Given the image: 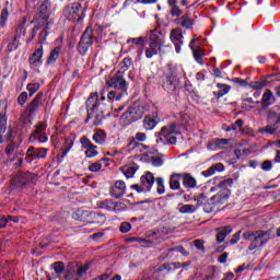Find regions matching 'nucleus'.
Returning a JSON list of instances; mask_svg holds the SVG:
<instances>
[{
	"mask_svg": "<svg viewBox=\"0 0 280 280\" xmlns=\"http://www.w3.org/2000/svg\"><path fill=\"white\" fill-rule=\"evenodd\" d=\"M46 128L47 127L45 126V124L39 122L36 126L33 135L30 137V141H36V137H37V139H38V141H40V143L47 142L48 138H47V135L45 133Z\"/></svg>",
	"mask_w": 280,
	"mask_h": 280,
	"instance_id": "nucleus-11",
	"label": "nucleus"
},
{
	"mask_svg": "<svg viewBox=\"0 0 280 280\" xmlns=\"http://www.w3.org/2000/svg\"><path fill=\"white\" fill-rule=\"evenodd\" d=\"M233 187V179L228 178L222 180L219 185L212 187L210 191H215L217 194L212 197L213 202L217 205H224L226 200L231 197V189Z\"/></svg>",
	"mask_w": 280,
	"mask_h": 280,
	"instance_id": "nucleus-1",
	"label": "nucleus"
},
{
	"mask_svg": "<svg viewBox=\"0 0 280 280\" xmlns=\"http://www.w3.org/2000/svg\"><path fill=\"white\" fill-rule=\"evenodd\" d=\"M49 16H51V2L49 0H39L38 13L34 22L36 25L43 27V25H47Z\"/></svg>",
	"mask_w": 280,
	"mask_h": 280,
	"instance_id": "nucleus-2",
	"label": "nucleus"
},
{
	"mask_svg": "<svg viewBox=\"0 0 280 280\" xmlns=\"http://www.w3.org/2000/svg\"><path fill=\"white\" fill-rule=\"evenodd\" d=\"M107 86L110 89H115L119 93L117 94V102L128 93V83L126 82V79L119 73H116L108 82Z\"/></svg>",
	"mask_w": 280,
	"mask_h": 280,
	"instance_id": "nucleus-3",
	"label": "nucleus"
},
{
	"mask_svg": "<svg viewBox=\"0 0 280 280\" xmlns=\"http://www.w3.org/2000/svg\"><path fill=\"white\" fill-rule=\"evenodd\" d=\"M90 211L86 210H78L73 213L74 220H79V222H86L89 224V215Z\"/></svg>",
	"mask_w": 280,
	"mask_h": 280,
	"instance_id": "nucleus-30",
	"label": "nucleus"
},
{
	"mask_svg": "<svg viewBox=\"0 0 280 280\" xmlns=\"http://www.w3.org/2000/svg\"><path fill=\"white\" fill-rule=\"evenodd\" d=\"M217 172H224V164L217 163L212 166H210L208 170L202 172V176H206V178H209V176H213Z\"/></svg>",
	"mask_w": 280,
	"mask_h": 280,
	"instance_id": "nucleus-20",
	"label": "nucleus"
},
{
	"mask_svg": "<svg viewBox=\"0 0 280 280\" xmlns=\"http://www.w3.org/2000/svg\"><path fill=\"white\" fill-rule=\"evenodd\" d=\"M180 213H194L196 211V206L184 205L179 208Z\"/></svg>",
	"mask_w": 280,
	"mask_h": 280,
	"instance_id": "nucleus-47",
	"label": "nucleus"
},
{
	"mask_svg": "<svg viewBox=\"0 0 280 280\" xmlns=\"http://www.w3.org/2000/svg\"><path fill=\"white\" fill-rule=\"evenodd\" d=\"M194 45H196V39H191L189 47L190 49H192V54H194V58L197 62H199V65H202V58L205 56L203 51L200 49V47H196L194 48Z\"/></svg>",
	"mask_w": 280,
	"mask_h": 280,
	"instance_id": "nucleus-23",
	"label": "nucleus"
},
{
	"mask_svg": "<svg viewBox=\"0 0 280 280\" xmlns=\"http://www.w3.org/2000/svg\"><path fill=\"white\" fill-rule=\"evenodd\" d=\"M149 43L163 48L165 47V35L156 30H153L149 36Z\"/></svg>",
	"mask_w": 280,
	"mask_h": 280,
	"instance_id": "nucleus-13",
	"label": "nucleus"
},
{
	"mask_svg": "<svg viewBox=\"0 0 280 280\" xmlns=\"http://www.w3.org/2000/svg\"><path fill=\"white\" fill-rule=\"evenodd\" d=\"M25 102H27V92H22L18 97V103L20 104V106H23Z\"/></svg>",
	"mask_w": 280,
	"mask_h": 280,
	"instance_id": "nucleus-55",
	"label": "nucleus"
},
{
	"mask_svg": "<svg viewBox=\"0 0 280 280\" xmlns=\"http://www.w3.org/2000/svg\"><path fill=\"white\" fill-rule=\"evenodd\" d=\"M267 119L269 124H273V125L280 124V107H276L271 109L268 114Z\"/></svg>",
	"mask_w": 280,
	"mask_h": 280,
	"instance_id": "nucleus-24",
	"label": "nucleus"
},
{
	"mask_svg": "<svg viewBox=\"0 0 280 280\" xmlns=\"http://www.w3.org/2000/svg\"><path fill=\"white\" fill-rule=\"evenodd\" d=\"M183 185L187 189H196L198 182L196 178L187 173L182 174Z\"/></svg>",
	"mask_w": 280,
	"mask_h": 280,
	"instance_id": "nucleus-18",
	"label": "nucleus"
},
{
	"mask_svg": "<svg viewBox=\"0 0 280 280\" xmlns=\"http://www.w3.org/2000/svg\"><path fill=\"white\" fill-rule=\"evenodd\" d=\"M42 59H43V48H38L31 55L28 62L30 65H36V62H40Z\"/></svg>",
	"mask_w": 280,
	"mask_h": 280,
	"instance_id": "nucleus-32",
	"label": "nucleus"
},
{
	"mask_svg": "<svg viewBox=\"0 0 280 280\" xmlns=\"http://www.w3.org/2000/svg\"><path fill=\"white\" fill-rule=\"evenodd\" d=\"M5 110H8V103L5 101L0 102V135L5 132L8 128V118H5Z\"/></svg>",
	"mask_w": 280,
	"mask_h": 280,
	"instance_id": "nucleus-14",
	"label": "nucleus"
},
{
	"mask_svg": "<svg viewBox=\"0 0 280 280\" xmlns=\"http://www.w3.org/2000/svg\"><path fill=\"white\" fill-rule=\"evenodd\" d=\"M88 270H89V265H85L78 269L77 273L74 275L75 278H73V273H68L65 277L67 280H79L80 277H83V275H86Z\"/></svg>",
	"mask_w": 280,
	"mask_h": 280,
	"instance_id": "nucleus-26",
	"label": "nucleus"
},
{
	"mask_svg": "<svg viewBox=\"0 0 280 280\" xmlns=\"http://www.w3.org/2000/svg\"><path fill=\"white\" fill-rule=\"evenodd\" d=\"M21 36H25V22H22L15 33V38H21Z\"/></svg>",
	"mask_w": 280,
	"mask_h": 280,
	"instance_id": "nucleus-50",
	"label": "nucleus"
},
{
	"mask_svg": "<svg viewBox=\"0 0 280 280\" xmlns=\"http://www.w3.org/2000/svg\"><path fill=\"white\" fill-rule=\"evenodd\" d=\"M48 150L45 148L37 149V159H45L47 156Z\"/></svg>",
	"mask_w": 280,
	"mask_h": 280,
	"instance_id": "nucleus-59",
	"label": "nucleus"
},
{
	"mask_svg": "<svg viewBox=\"0 0 280 280\" xmlns=\"http://www.w3.org/2000/svg\"><path fill=\"white\" fill-rule=\"evenodd\" d=\"M129 114H131L132 120L138 121V119H141L143 117V109L139 106H131L128 108Z\"/></svg>",
	"mask_w": 280,
	"mask_h": 280,
	"instance_id": "nucleus-28",
	"label": "nucleus"
},
{
	"mask_svg": "<svg viewBox=\"0 0 280 280\" xmlns=\"http://www.w3.org/2000/svg\"><path fill=\"white\" fill-rule=\"evenodd\" d=\"M117 207H122L124 208V203L113 202L112 200L103 201V209H106L107 211H118Z\"/></svg>",
	"mask_w": 280,
	"mask_h": 280,
	"instance_id": "nucleus-31",
	"label": "nucleus"
},
{
	"mask_svg": "<svg viewBox=\"0 0 280 280\" xmlns=\"http://www.w3.org/2000/svg\"><path fill=\"white\" fill-rule=\"evenodd\" d=\"M130 65H132V60L130 58H125L120 63V68L117 73H119V75H124L125 71L130 69Z\"/></svg>",
	"mask_w": 280,
	"mask_h": 280,
	"instance_id": "nucleus-38",
	"label": "nucleus"
},
{
	"mask_svg": "<svg viewBox=\"0 0 280 280\" xmlns=\"http://www.w3.org/2000/svg\"><path fill=\"white\" fill-rule=\"evenodd\" d=\"M88 119H92L94 126H102L104 121V109L96 103L92 108L88 109Z\"/></svg>",
	"mask_w": 280,
	"mask_h": 280,
	"instance_id": "nucleus-8",
	"label": "nucleus"
},
{
	"mask_svg": "<svg viewBox=\"0 0 280 280\" xmlns=\"http://www.w3.org/2000/svg\"><path fill=\"white\" fill-rule=\"evenodd\" d=\"M130 229H132V225L130 223H128V222H124L120 225V231L122 233H128L130 231Z\"/></svg>",
	"mask_w": 280,
	"mask_h": 280,
	"instance_id": "nucleus-57",
	"label": "nucleus"
},
{
	"mask_svg": "<svg viewBox=\"0 0 280 280\" xmlns=\"http://www.w3.org/2000/svg\"><path fill=\"white\" fill-rule=\"evenodd\" d=\"M38 89H40V84L38 83H31L27 85V91L31 93L30 95H34V93H36V91H38Z\"/></svg>",
	"mask_w": 280,
	"mask_h": 280,
	"instance_id": "nucleus-53",
	"label": "nucleus"
},
{
	"mask_svg": "<svg viewBox=\"0 0 280 280\" xmlns=\"http://www.w3.org/2000/svg\"><path fill=\"white\" fill-rule=\"evenodd\" d=\"M270 242V232L257 231L248 246V250H261Z\"/></svg>",
	"mask_w": 280,
	"mask_h": 280,
	"instance_id": "nucleus-5",
	"label": "nucleus"
},
{
	"mask_svg": "<svg viewBox=\"0 0 280 280\" xmlns=\"http://www.w3.org/2000/svg\"><path fill=\"white\" fill-rule=\"evenodd\" d=\"M170 7V14L172 16H180L183 14V11H180V8H178V4H168Z\"/></svg>",
	"mask_w": 280,
	"mask_h": 280,
	"instance_id": "nucleus-44",
	"label": "nucleus"
},
{
	"mask_svg": "<svg viewBox=\"0 0 280 280\" xmlns=\"http://www.w3.org/2000/svg\"><path fill=\"white\" fill-rule=\"evenodd\" d=\"M117 95H119V91L115 90V91H110L107 94L108 100H116L117 101Z\"/></svg>",
	"mask_w": 280,
	"mask_h": 280,
	"instance_id": "nucleus-63",
	"label": "nucleus"
},
{
	"mask_svg": "<svg viewBox=\"0 0 280 280\" xmlns=\"http://www.w3.org/2000/svg\"><path fill=\"white\" fill-rule=\"evenodd\" d=\"M217 86L220 89L218 92H214L217 97H224V95L231 91V86L226 84L218 83Z\"/></svg>",
	"mask_w": 280,
	"mask_h": 280,
	"instance_id": "nucleus-36",
	"label": "nucleus"
},
{
	"mask_svg": "<svg viewBox=\"0 0 280 280\" xmlns=\"http://www.w3.org/2000/svg\"><path fill=\"white\" fill-rule=\"evenodd\" d=\"M54 270L56 272V275H62L63 270H65V264L57 261L54 264Z\"/></svg>",
	"mask_w": 280,
	"mask_h": 280,
	"instance_id": "nucleus-51",
	"label": "nucleus"
},
{
	"mask_svg": "<svg viewBox=\"0 0 280 280\" xmlns=\"http://www.w3.org/2000/svg\"><path fill=\"white\" fill-rule=\"evenodd\" d=\"M36 178V175L31 173H18L16 176L12 178L13 187H23L27 183H33Z\"/></svg>",
	"mask_w": 280,
	"mask_h": 280,
	"instance_id": "nucleus-10",
	"label": "nucleus"
},
{
	"mask_svg": "<svg viewBox=\"0 0 280 280\" xmlns=\"http://www.w3.org/2000/svg\"><path fill=\"white\" fill-rule=\"evenodd\" d=\"M180 178H183V174L171 175L170 188L173 190L180 189Z\"/></svg>",
	"mask_w": 280,
	"mask_h": 280,
	"instance_id": "nucleus-27",
	"label": "nucleus"
},
{
	"mask_svg": "<svg viewBox=\"0 0 280 280\" xmlns=\"http://www.w3.org/2000/svg\"><path fill=\"white\" fill-rule=\"evenodd\" d=\"M151 165H153V167H161V165H163V159L160 156H151Z\"/></svg>",
	"mask_w": 280,
	"mask_h": 280,
	"instance_id": "nucleus-52",
	"label": "nucleus"
},
{
	"mask_svg": "<svg viewBox=\"0 0 280 280\" xmlns=\"http://www.w3.org/2000/svg\"><path fill=\"white\" fill-rule=\"evenodd\" d=\"M16 150V144L11 143L7 147V154L8 156L14 154V151Z\"/></svg>",
	"mask_w": 280,
	"mask_h": 280,
	"instance_id": "nucleus-62",
	"label": "nucleus"
},
{
	"mask_svg": "<svg viewBox=\"0 0 280 280\" xmlns=\"http://www.w3.org/2000/svg\"><path fill=\"white\" fill-rule=\"evenodd\" d=\"M106 159H101L100 162H95L89 166L90 172H100L102 170V163H106Z\"/></svg>",
	"mask_w": 280,
	"mask_h": 280,
	"instance_id": "nucleus-42",
	"label": "nucleus"
},
{
	"mask_svg": "<svg viewBox=\"0 0 280 280\" xmlns=\"http://www.w3.org/2000/svg\"><path fill=\"white\" fill-rule=\"evenodd\" d=\"M243 237L245 240H253V237H255V232H245L243 233Z\"/></svg>",
	"mask_w": 280,
	"mask_h": 280,
	"instance_id": "nucleus-64",
	"label": "nucleus"
},
{
	"mask_svg": "<svg viewBox=\"0 0 280 280\" xmlns=\"http://www.w3.org/2000/svg\"><path fill=\"white\" fill-rule=\"evenodd\" d=\"M261 167L265 172H270V170H272V162L267 160L262 163Z\"/></svg>",
	"mask_w": 280,
	"mask_h": 280,
	"instance_id": "nucleus-61",
	"label": "nucleus"
},
{
	"mask_svg": "<svg viewBox=\"0 0 280 280\" xmlns=\"http://www.w3.org/2000/svg\"><path fill=\"white\" fill-rule=\"evenodd\" d=\"M179 25L186 30H191V27H194V20L187 15H183L179 19Z\"/></svg>",
	"mask_w": 280,
	"mask_h": 280,
	"instance_id": "nucleus-35",
	"label": "nucleus"
},
{
	"mask_svg": "<svg viewBox=\"0 0 280 280\" xmlns=\"http://www.w3.org/2000/svg\"><path fill=\"white\" fill-rule=\"evenodd\" d=\"M81 143L85 150V156L88 159H93L97 156V147L91 142L88 138L83 137L81 138Z\"/></svg>",
	"mask_w": 280,
	"mask_h": 280,
	"instance_id": "nucleus-12",
	"label": "nucleus"
},
{
	"mask_svg": "<svg viewBox=\"0 0 280 280\" xmlns=\"http://www.w3.org/2000/svg\"><path fill=\"white\" fill-rule=\"evenodd\" d=\"M57 58H60V48L59 47H57L50 51V55L47 60V65H54V62H56Z\"/></svg>",
	"mask_w": 280,
	"mask_h": 280,
	"instance_id": "nucleus-40",
	"label": "nucleus"
},
{
	"mask_svg": "<svg viewBox=\"0 0 280 280\" xmlns=\"http://www.w3.org/2000/svg\"><path fill=\"white\" fill-rule=\"evenodd\" d=\"M156 182V189H158V194H165V180L161 177H158L155 179Z\"/></svg>",
	"mask_w": 280,
	"mask_h": 280,
	"instance_id": "nucleus-41",
	"label": "nucleus"
},
{
	"mask_svg": "<svg viewBox=\"0 0 280 280\" xmlns=\"http://www.w3.org/2000/svg\"><path fill=\"white\" fill-rule=\"evenodd\" d=\"M180 130H178V126L176 124H171L166 127H163L159 135V140L162 143H176V137L174 135H178Z\"/></svg>",
	"mask_w": 280,
	"mask_h": 280,
	"instance_id": "nucleus-4",
	"label": "nucleus"
},
{
	"mask_svg": "<svg viewBox=\"0 0 280 280\" xmlns=\"http://www.w3.org/2000/svg\"><path fill=\"white\" fill-rule=\"evenodd\" d=\"M124 194H126V182L117 180L112 187L110 196H113L114 198H121Z\"/></svg>",
	"mask_w": 280,
	"mask_h": 280,
	"instance_id": "nucleus-15",
	"label": "nucleus"
},
{
	"mask_svg": "<svg viewBox=\"0 0 280 280\" xmlns=\"http://www.w3.org/2000/svg\"><path fill=\"white\" fill-rule=\"evenodd\" d=\"M121 120L124 121L125 126H128L129 124H132V121H135L129 109H127V112L121 116Z\"/></svg>",
	"mask_w": 280,
	"mask_h": 280,
	"instance_id": "nucleus-49",
	"label": "nucleus"
},
{
	"mask_svg": "<svg viewBox=\"0 0 280 280\" xmlns=\"http://www.w3.org/2000/svg\"><path fill=\"white\" fill-rule=\"evenodd\" d=\"M120 170L126 178H132V176L137 174V167H135V165L122 166Z\"/></svg>",
	"mask_w": 280,
	"mask_h": 280,
	"instance_id": "nucleus-34",
	"label": "nucleus"
},
{
	"mask_svg": "<svg viewBox=\"0 0 280 280\" xmlns=\"http://www.w3.org/2000/svg\"><path fill=\"white\" fill-rule=\"evenodd\" d=\"M16 159H18V162L15 163V165L18 167H21V164L23 163V151L22 150L16 151Z\"/></svg>",
	"mask_w": 280,
	"mask_h": 280,
	"instance_id": "nucleus-58",
	"label": "nucleus"
},
{
	"mask_svg": "<svg viewBox=\"0 0 280 280\" xmlns=\"http://www.w3.org/2000/svg\"><path fill=\"white\" fill-rule=\"evenodd\" d=\"M93 141L97 143L98 145H104V142L106 141V133L103 131H97L93 135Z\"/></svg>",
	"mask_w": 280,
	"mask_h": 280,
	"instance_id": "nucleus-39",
	"label": "nucleus"
},
{
	"mask_svg": "<svg viewBox=\"0 0 280 280\" xmlns=\"http://www.w3.org/2000/svg\"><path fill=\"white\" fill-rule=\"evenodd\" d=\"M160 119L156 115H148L142 121L144 130H154V127L159 124Z\"/></svg>",
	"mask_w": 280,
	"mask_h": 280,
	"instance_id": "nucleus-17",
	"label": "nucleus"
},
{
	"mask_svg": "<svg viewBox=\"0 0 280 280\" xmlns=\"http://www.w3.org/2000/svg\"><path fill=\"white\" fill-rule=\"evenodd\" d=\"M249 86L255 91H261V89H265L266 86V81H253L249 83Z\"/></svg>",
	"mask_w": 280,
	"mask_h": 280,
	"instance_id": "nucleus-43",
	"label": "nucleus"
},
{
	"mask_svg": "<svg viewBox=\"0 0 280 280\" xmlns=\"http://www.w3.org/2000/svg\"><path fill=\"white\" fill-rule=\"evenodd\" d=\"M126 242L128 244H131L132 242H138L139 244H145L148 243V241L143 240V238H139V237H128L126 238Z\"/></svg>",
	"mask_w": 280,
	"mask_h": 280,
	"instance_id": "nucleus-56",
	"label": "nucleus"
},
{
	"mask_svg": "<svg viewBox=\"0 0 280 280\" xmlns=\"http://www.w3.org/2000/svg\"><path fill=\"white\" fill-rule=\"evenodd\" d=\"M106 218L97 212H90L88 224H104Z\"/></svg>",
	"mask_w": 280,
	"mask_h": 280,
	"instance_id": "nucleus-22",
	"label": "nucleus"
},
{
	"mask_svg": "<svg viewBox=\"0 0 280 280\" xmlns=\"http://www.w3.org/2000/svg\"><path fill=\"white\" fill-rule=\"evenodd\" d=\"M170 38L174 45L180 44L183 45V32L178 28H174L171 31Z\"/></svg>",
	"mask_w": 280,
	"mask_h": 280,
	"instance_id": "nucleus-25",
	"label": "nucleus"
},
{
	"mask_svg": "<svg viewBox=\"0 0 280 280\" xmlns=\"http://www.w3.org/2000/svg\"><path fill=\"white\" fill-rule=\"evenodd\" d=\"M135 139H136V141L143 143L148 140V136L143 132H138V133H136Z\"/></svg>",
	"mask_w": 280,
	"mask_h": 280,
	"instance_id": "nucleus-54",
	"label": "nucleus"
},
{
	"mask_svg": "<svg viewBox=\"0 0 280 280\" xmlns=\"http://www.w3.org/2000/svg\"><path fill=\"white\" fill-rule=\"evenodd\" d=\"M8 9H2L1 15H0V27H5V23H8Z\"/></svg>",
	"mask_w": 280,
	"mask_h": 280,
	"instance_id": "nucleus-48",
	"label": "nucleus"
},
{
	"mask_svg": "<svg viewBox=\"0 0 280 280\" xmlns=\"http://www.w3.org/2000/svg\"><path fill=\"white\" fill-rule=\"evenodd\" d=\"M232 232H233V229L229 225L225 228L218 229V234H217L218 244H222V242H224V240L226 238V235H231Z\"/></svg>",
	"mask_w": 280,
	"mask_h": 280,
	"instance_id": "nucleus-21",
	"label": "nucleus"
},
{
	"mask_svg": "<svg viewBox=\"0 0 280 280\" xmlns=\"http://www.w3.org/2000/svg\"><path fill=\"white\" fill-rule=\"evenodd\" d=\"M163 49L161 46H156L155 44L149 43V47L145 49V57L147 58H154L159 51Z\"/></svg>",
	"mask_w": 280,
	"mask_h": 280,
	"instance_id": "nucleus-29",
	"label": "nucleus"
},
{
	"mask_svg": "<svg viewBox=\"0 0 280 280\" xmlns=\"http://www.w3.org/2000/svg\"><path fill=\"white\" fill-rule=\"evenodd\" d=\"M178 82V79L175 75H171L166 78V81L163 84V89H166V91H172L176 86V83Z\"/></svg>",
	"mask_w": 280,
	"mask_h": 280,
	"instance_id": "nucleus-33",
	"label": "nucleus"
},
{
	"mask_svg": "<svg viewBox=\"0 0 280 280\" xmlns=\"http://www.w3.org/2000/svg\"><path fill=\"white\" fill-rule=\"evenodd\" d=\"M63 14L68 21H73L74 23L84 19V13L82 12V5L80 3L68 4Z\"/></svg>",
	"mask_w": 280,
	"mask_h": 280,
	"instance_id": "nucleus-6",
	"label": "nucleus"
},
{
	"mask_svg": "<svg viewBox=\"0 0 280 280\" xmlns=\"http://www.w3.org/2000/svg\"><path fill=\"white\" fill-rule=\"evenodd\" d=\"M93 45V30L88 27L83 33L81 40L79 43V51L84 55L89 51V48Z\"/></svg>",
	"mask_w": 280,
	"mask_h": 280,
	"instance_id": "nucleus-9",
	"label": "nucleus"
},
{
	"mask_svg": "<svg viewBox=\"0 0 280 280\" xmlns=\"http://www.w3.org/2000/svg\"><path fill=\"white\" fill-rule=\"evenodd\" d=\"M141 186L145 189V191H150L154 185V174L151 172H147L145 175L140 177Z\"/></svg>",
	"mask_w": 280,
	"mask_h": 280,
	"instance_id": "nucleus-16",
	"label": "nucleus"
},
{
	"mask_svg": "<svg viewBox=\"0 0 280 280\" xmlns=\"http://www.w3.org/2000/svg\"><path fill=\"white\" fill-rule=\"evenodd\" d=\"M241 235H242V232H241V231L236 232V233L232 236V238H231V241H230V244H237V243L240 242Z\"/></svg>",
	"mask_w": 280,
	"mask_h": 280,
	"instance_id": "nucleus-60",
	"label": "nucleus"
},
{
	"mask_svg": "<svg viewBox=\"0 0 280 280\" xmlns=\"http://www.w3.org/2000/svg\"><path fill=\"white\" fill-rule=\"evenodd\" d=\"M259 132H267V135H275L277 132V125H268L259 129Z\"/></svg>",
	"mask_w": 280,
	"mask_h": 280,
	"instance_id": "nucleus-45",
	"label": "nucleus"
},
{
	"mask_svg": "<svg viewBox=\"0 0 280 280\" xmlns=\"http://www.w3.org/2000/svg\"><path fill=\"white\" fill-rule=\"evenodd\" d=\"M40 100H43V94H37L34 101L28 105L24 114L20 117L22 124H27V121L32 119L34 113L38 110V106H40Z\"/></svg>",
	"mask_w": 280,
	"mask_h": 280,
	"instance_id": "nucleus-7",
	"label": "nucleus"
},
{
	"mask_svg": "<svg viewBox=\"0 0 280 280\" xmlns=\"http://www.w3.org/2000/svg\"><path fill=\"white\" fill-rule=\"evenodd\" d=\"M242 126H244V121L238 119L234 125L229 126L225 130L226 132H231V130H242Z\"/></svg>",
	"mask_w": 280,
	"mask_h": 280,
	"instance_id": "nucleus-46",
	"label": "nucleus"
},
{
	"mask_svg": "<svg viewBox=\"0 0 280 280\" xmlns=\"http://www.w3.org/2000/svg\"><path fill=\"white\" fill-rule=\"evenodd\" d=\"M275 102H276V98L272 91L266 90L260 100V104H262V106H272Z\"/></svg>",
	"mask_w": 280,
	"mask_h": 280,
	"instance_id": "nucleus-19",
	"label": "nucleus"
},
{
	"mask_svg": "<svg viewBox=\"0 0 280 280\" xmlns=\"http://www.w3.org/2000/svg\"><path fill=\"white\" fill-rule=\"evenodd\" d=\"M38 159V151L34 147H30L26 151V160L28 163H32V161H36Z\"/></svg>",
	"mask_w": 280,
	"mask_h": 280,
	"instance_id": "nucleus-37",
	"label": "nucleus"
}]
</instances>
